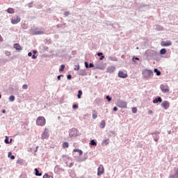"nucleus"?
I'll use <instances>...</instances> for the list:
<instances>
[{"instance_id":"obj_40","label":"nucleus","mask_w":178,"mask_h":178,"mask_svg":"<svg viewBox=\"0 0 178 178\" xmlns=\"http://www.w3.org/2000/svg\"><path fill=\"white\" fill-rule=\"evenodd\" d=\"M102 55H103L102 53H99V52L97 53V56H103Z\"/></svg>"},{"instance_id":"obj_6","label":"nucleus","mask_w":178,"mask_h":178,"mask_svg":"<svg viewBox=\"0 0 178 178\" xmlns=\"http://www.w3.org/2000/svg\"><path fill=\"white\" fill-rule=\"evenodd\" d=\"M49 137V134H48V129L45 128L44 133L41 136L42 140H45Z\"/></svg>"},{"instance_id":"obj_47","label":"nucleus","mask_w":178,"mask_h":178,"mask_svg":"<svg viewBox=\"0 0 178 178\" xmlns=\"http://www.w3.org/2000/svg\"><path fill=\"white\" fill-rule=\"evenodd\" d=\"M0 41L2 42L3 41V38H2V36L0 35Z\"/></svg>"},{"instance_id":"obj_43","label":"nucleus","mask_w":178,"mask_h":178,"mask_svg":"<svg viewBox=\"0 0 178 178\" xmlns=\"http://www.w3.org/2000/svg\"><path fill=\"white\" fill-rule=\"evenodd\" d=\"M113 111H114V112H116V111H118V107H114L113 108Z\"/></svg>"},{"instance_id":"obj_32","label":"nucleus","mask_w":178,"mask_h":178,"mask_svg":"<svg viewBox=\"0 0 178 178\" xmlns=\"http://www.w3.org/2000/svg\"><path fill=\"white\" fill-rule=\"evenodd\" d=\"M5 143L6 144H9V138L8 136H6Z\"/></svg>"},{"instance_id":"obj_12","label":"nucleus","mask_w":178,"mask_h":178,"mask_svg":"<svg viewBox=\"0 0 178 178\" xmlns=\"http://www.w3.org/2000/svg\"><path fill=\"white\" fill-rule=\"evenodd\" d=\"M161 45L162 47H169L170 45H172V42L171 41H168V42H161Z\"/></svg>"},{"instance_id":"obj_53","label":"nucleus","mask_w":178,"mask_h":178,"mask_svg":"<svg viewBox=\"0 0 178 178\" xmlns=\"http://www.w3.org/2000/svg\"><path fill=\"white\" fill-rule=\"evenodd\" d=\"M2 112H3V113H6V111L3 110Z\"/></svg>"},{"instance_id":"obj_2","label":"nucleus","mask_w":178,"mask_h":178,"mask_svg":"<svg viewBox=\"0 0 178 178\" xmlns=\"http://www.w3.org/2000/svg\"><path fill=\"white\" fill-rule=\"evenodd\" d=\"M142 74L145 79H149L154 76V72L151 70H144Z\"/></svg>"},{"instance_id":"obj_25","label":"nucleus","mask_w":178,"mask_h":178,"mask_svg":"<svg viewBox=\"0 0 178 178\" xmlns=\"http://www.w3.org/2000/svg\"><path fill=\"white\" fill-rule=\"evenodd\" d=\"M160 54L161 55H165V54H166V49H161L160 50Z\"/></svg>"},{"instance_id":"obj_17","label":"nucleus","mask_w":178,"mask_h":178,"mask_svg":"<svg viewBox=\"0 0 178 178\" xmlns=\"http://www.w3.org/2000/svg\"><path fill=\"white\" fill-rule=\"evenodd\" d=\"M8 13H10V15H13V13H15V9L12 8H9L7 10Z\"/></svg>"},{"instance_id":"obj_42","label":"nucleus","mask_w":178,"mask_h":178,"mask_svg":"<svg viewBox=\"0 0 178 178\" xmlns=\"http://www.w3.org/2000/svg\"><path fill=\"white\" fill-rule=\"evenodd\" d=\"M33 56V53H31V52L28 53V56Z\"/></svg>"},{"instance_id":"obj_21","label":"nucleus","mask_w":178,"mask_h":178,"mask_svg":"<svg viewBox=\"0 0 178 178\" xmlns=\"http://www.w3.org/2000/svg\"><path fill=\"white\" fill-rule=\"evenodd\" d=\"M154 72L156 73V76H161V71L158 70V69L155 68Z\"/></svg>"},{"instance_id":"obj_44","label":"nucleus","mask_w":178,"mask_h":178,"mask_svg":"<svg viewBox=\"0 0 178 178\" xmlns=\"http://www.w3.org/2000/svg\"><path fill=\"white\" fill-rule=\"evenodd\" d=\"M36 58H37V56H36L35 55L33 54V55L32 56V59H36Z\"/></svg>"},{"instance_id":"obj_16","label":"nucleus","mask_w":178,"mask_h":178,"mask_svg":"<svg viewBox=\"0 0 178 178\" xmlns=\"http://www.w3.org/2000/svg\"><path fill=\"white\" fill-rule=\"evenodd\" d=\"M107 70H108V73H112V72H113L114 70H115V68L113 66H111L107 68Z\"/></svg>"},{"instance_id":"obj_54","label":"nucleus","mask_w":178,"mask_h":178,"mask_svg":"<svg viewBox=\"0 0 178 178\" xmlns=\"http://www.w3.org/2000/svg\"><path fill=\"white\" fill-rule=\"evenodd\" d=\"M17 163L22 164V162H20V161H17Z\"/></svg>"},{"instance_id":"obj_55","label":"nucleus","mask_w":178,"mask_h":178,"mask_svg":"<svg viewBox=\"0 0 178 178\" xmlns=\"http://www.w3.org/2000/svg\"><path fill=\"white\" fill-rule=\"evenodd\" d=\"M154 141H158V139H154Z\"/></svg>"},{"instance_id":"obj_8","label":"nucleus","mask_w":178,"mask_h":178,"mask_svg":"<svg viewBox=\"0 0 178 178\" xmlns=\"http://www.w3.org/2000/svg\"><path fill=\"white\" fill-rule=\"evenodd\" d=\"M161 106L163 108H164V109H168L169 106H170V104L169 103V102L168 101H164L162 104H161Z\"/></svg>"},{"instance_id":"obj_36","label":"nucleus","mask_w":178,"mask_h":178,"mask_svg":"<svg viewBox=\"0 0 178 178\" xmlns=\"http://www.w3.org/2000/svg\"><path fill=\"white\" fill-rule=\"evenodd\" d=\"M35 34H44V32L42 31H37Z\"/></svg>"},{"instance_id":"obj_13","label":"nucleus","mask_w":178,"mask_h":178,"mask_svg":"<svg viewBox=\"0 0 178 178\" xmlns=\"http://www.w3.org/2000/svg\"><path fill=\"white\" fill-rule=\"evenodd\" d=\"M174 170L175 172V174L174 175H170L169 178H178V168H174Z\"/></svg>"},{"instance_id":"obj_58","label":"nucleus","mask_w":178,"mask_h":178,"mask_svg":"<svg viewBox=\"0 0 178 178\" xmlns=\"http://www.w3.org/2000/svg\"><path fill=\"white\" fill-rule=\"evenodd\" d=\"M10 141H12V139H10Z\"/></svg>"},{"instance_id":"obj_19","label":"nucleus","mask_w":178,"mask_h":178,"mask_svg":"<svg viewBox=\"0 0 178 178\" xmlns=\"http://www.w3.org/2000/svg\"><path fill=\"white\" fill-rule=\"evenodd\" d=\"M35 176H42V173H40V171H38V170L37 168L35 169Z\"/></svg>"},{"instance_id":"obj_34","label":"nucleus","mask_w":178,"mask_h":178,"mask_svg":"<svg viewBox=\"0 0 178 178\" xmlns=\"http://www.w3.org/2000/svg\"><path fill=\"white\" fill-rule=\"evenodd\" d=\"M74 70H80V65H76V67L74 69Z\"/></svg>"},{"instance_id":"obj_1","label":"nucleus","mask_w":178,"mask_h":178,"mask_svg":"<svg viewBox=\"0 0 178 178\" xmlns=\"http://www.w3.org/2000/svg\"><path fill=\"white\" fill-rule=\"evenodd\" d=\"M47 124V120H45V118L43 116H39L36 119V125L37 126H40V127H44Z\"/></svg>"},{"instance_id":"obj_41","label":"nucleus","mask_w":178,"mask_h":178,"mask_svg":"<svg viewBox=\"0 0 178 178\" xmlns=\"http://www.w3.org/2000/svg\"><path fill=\"white\" fill-rule=\"evenodd\" d=\"M89 67H94V64L90 63L89 64Z\"/></svg>"},{"instance_id":"obj_29","label":"nucleus","mask_w":178,"mask_h":178,"mask_svg":"<svg viewBox=\"0 0 178 178\" xmlns=\"http://www.w3.org/2000/svg\"><path fill=\"white\" fill-rule=\"evenodd\" d=\"M22 88H23L24 90H27V88H29V86H27V84H24V85L22 86Z\"/></svg>"},{"instance_id":"obj_51","label":"nucleus","mask_w":178,"mask_h":178,"mask_svg":"<svg viewBox=\"0 0 178 178\" xmlns=\"http://www.w3.org/2000/svg\"><path fill=\"white\" fill-rule=\"evenodd\" d=\"M33 53L35 54H37V51L34 50V51H33Z\"/></svg>"},{"instance_id":"obj_18","label":"nucleus","mask_w":178,"mask_h":178,"mask_svg":"<svg viewBox=\"0 0 178 178\" xmlns=\"http://www.w3.org/2000/svg\"><path fill=\"white\" fill-rule=\"evenodd\" d=\"M73 152H79V155H83V151H81V149H74L73 150Z\"/></svg>"},{"instance_id":"obj_4","label":"nucleus","mask_w":178,"mask_h":178,"mask_svg":"<svg viewBox=\"0 0 178 178\" xmlns=\"http://www.w3.org/2000/svg\"><path fill=\"white\" fill-rule=\"evenodd\" d=\"M160 88L161 90V91L164 93H168L170 91V90L169 89V86H168V84H162L160 86Z\"/></svg>"},{"instance_id":"obj_7","label":"nucleus","mask_w":178,"mask_h":178,"mask_svg":"<svg viewBox=\"0 0 178 178\" xmlns=\"http://www.w3.org/2000/svg\"><path fill=\"white\" fill-rule=\"evenodd\" d=\"M76 136H77V129H71L70 131V137H76Z\"/></svg>"},{"instance_id":"obj_20","label":"nucleus","mask_w":178,"mask_h":178,"mask_svg":"<svg viewBox=\"0 0 178 178\" xmlns=\"http://www.w3.org/2000/svg\"><path fill=\"white\" fill-rule=\"evenodd\" d=\"M81 95H83V91H81V90H79L77 95V97L79 98V99L81 98Z\"/></svg>"},{"instance_id":"obj_46","label":"nucleus","mask_w":178,"mask_h":178,"mask_svg":"<svg viewBox=\"0 0 178 178\" xmlns=\"http://www.w3.org/2000/svg\"><path fill=\"white\" fill-rule=\"evenodd\" d=\"M148 113H149V115H152V113H153V112H152V110H149V111H148Z\"/></svg>"},{"instance_id":"obj_22","label":"nucleus","mask_w":178,"mask_h":178,"mask_svg":"<svg viewBox=\"0 0 178 178\" xmlns=\"http://www.w3.org/2000/svg\"><path fill=\"white\" fill-rule=\"evenodd\" d=\"M105 124H106L105 121H104V120H102V121L101 122V123H100V127H101V129H104V128H105Z\"/></svg>"},{"instance_id":"obj_24","label":"nucleus","mask_w":178,"mask_h":178,"mask_svg":"<svg viewBox=\"0 0 178 178\" xmlns=\"http://www.w3.org/2000/svg\"><path fill=\"white\" fill-rule=\"evenodd\" d=\"M90 145L96 147V145H97V142H95V140H91L90 142Z\"/></svg>"},{"instance_id":"obj_14","label":"nucleus","mask_w":178,"mask_h":178,"mask_svg":"<svg viewBox=\"0 0 178 178\" xmlns=\"http://www.w3.org/2000/svg\"><path fill=\"white\" fill-rule=\"evenodd\" d=\"M92 119H97V118H98V113L97 112V111L93 110L92 111Z\"/></svg>"},{"instance_id":"obj_49","label":"nucleus","mask_w":178,"mask_h":178,"mask_svg":"<svg viewBox=\"0 0 178 178\" xmlns=\"http://www.w3.org/2000/svg\"><path fill=\"white\" fill-rule=\"evenodd\" d=\"M10 159H13V160L15 159V156L14 155L11 156Z\"/></svg>"},{"instance_id":"obj_57","label":"nucleus","mask_w":178,"mask_h":178,"mask_svg":"<svg viewBox=\"0 0 178 178\" xmlns=\"http://www.w3.org/2000/svg\"><path fill=\"white\" fill-rule=\"evenodd\" d=\"M0 98H1V94H0Z\"/></svg>"},{"instance_id":"obj_56","label":"nucleus","mask_w":178,"mask_h":178,"mask_svg":"<svg viewBox=\"0 0 178 178\" xmlns=\"http://www.w3.org/2000/svg\"><path fill=\"white\" fill-rule=\"evenodd\" d=\"M170 133H171V131H170L168 132V134H170Z\"/></svg>"},{"instance_id":"obj_11","label":"nucleus","mask_w":178,"mask_h":178,"mask_svg":"<svg viewBox=\"0 0 178 178\" xmlns=\"http://www.w3.org/2000/svg\"><path fill=\"white\" fill-rule=\"evenodd\" d=\"M103 173H104V165H99V167L98 168L97 175L98 176H101V175H102Z\"/></svg>"},{"instance_id":"obj_23","label":"nucleus","mask_w":178,"mask_h":178,"mask_svg":"<svg viewBox=\"0 0 178 178\" xmlns=\"http://www.w3.org/2000/svg\"><path fill=\"white\" fill-rule=\"evenodd\" d=\"M63 148H69V143L65 142L63 143Z\"/></svg>"},{"instance_id":"obj_48","label":"nucleus","mask_w":178,"mask_h":178,"mask_svg":"<svg viewBox=\"0 0 178 178\" xmlns=\"http://www.w3.org/2000/svg\"><path fill=\"white\" fill-rule=\"evenodd\" d=\"M60 77H62V75L58 76V77H57L58 80H60Z\"/></svg>"},{"instance_id":"obj_39","label":"nucleus","mask_w":178,"mask_h":178,"mask_svg":"<svg viewBox=\"0 0 178 178\" xmlns=\"http://www.w3.org/2000/svg\"><path fill=\"white\" fill-rule=\"evenodd\" d=\"M85 66L87 69H88V63L85 62Z\"/></svg>"},{"instance_id":"obj_27","label":"nucleus","mask_w":178,"mask_h":178,"mask_svg":"<svg viewBox=\"0 0 178 178\" xmlns=\"http://www.w3.org/2000/svg\"><path fill=\"white\" fill-rule=\"evenodd\" d=\"M9 101H10V102H13V101H15V96L11 95V96L9 97Z\"/></svg>"},{"instance_id":"obj_45","label":"nucleus","mask_w":178,"mask_h":178,"mask_svg":"<svg viewBox=\"0 0 178 178\" xmlns=\"http://www.w3.org/2000/svg\"><path fill=\"white\" fill-rule=\"evenodd\" d=\"M104 58H105L104 56H102L99 58V59H100V60H102Z\"/></svg>"},{"instance_id":"obj_33","label":"nucleus","mask_w":178,"mask_h":178,"mask_svg":"<svg viewBox=\"0 0 178 178\" xmlns=\"http://www.w3.org/2000/svg\"><path fill=\"white\" fill-rule=\"evenodd\" d=\"M72 108H73V109H77V108H79V105H77V104H74V105L72 106Z\"/></svg>"},{"instance_id":"obj_50","label":"nucleus","mask_w":178,"mask_h":178,"mask_svg":"<svg viewBox=\"0 0 178 178\" xmlns=\"http://www.w3.org/2000/svg\"><path fill=\"white\" fill-rule=\"evenodd\" d=\"M10 155H12V152H8V156H10Z\"/></svg>"},{"instance_id":"obj_26","label":"nucleus","mask_w":178,"mask_h":178,"mask_svg":"<svg viewBox=\"0 0 178 178\" xmlns=\"http://www.w3.org/2000/svg\"><path fill=\"white\" fill-rule=\"evenodd\" d=\"M108 144H109V140L107 139V140H104L102 141V145H108Z\"/></svg>"},{"instance_id":"obj_3","label":"nucleus","mask_w":178,"mask_h":178,"mask_svg":"<svg viewBox=\"0 0 178 178\" xmlns=\"http://www.w3.org/2000/svg\"><path fill=\"white\" fill-rule=\"evenodd\" d=\"M10 20L12 24H17V23H20V20H22V19L20 17H19V15H15Z\"/></svg>"},{"instance_id":"obj_38","label":"nucleus","mask_w":178,"mask_h":178,"mask_svg":"<svg viewBox=\"0 0 178 178\" xmlns=\"http://www.w3.org/2000/svg\"><path fill=\"white\" fill-rule=\"evenodd\" d=\"M64 16H69V12L66 11L65 13H64Z\"/></svg>"},{"instance_id":"obj_52","label":"nucleus","mask_w":178,"mask_h":178,"mask_svg":"<svg viewBox=\"0 0 178 178\" xmlns=\"http://www.w3.org/2000/svg\"><path fill=\"white\" fill-rule=\"evenodd\" d=\"M135 59L136 60H140V58H135Z\"/></svg>"},{"instance_id":"obj_10","label":"nucleus","mask_w":178,"mask_h":178,"mask_svg":"<svg viewBox=\"0 0 178 178\" xmlns=\"http://www.w3.org/2000/svg\"><path fill=\"white\" fill-rule=\"evenodd\" d=\"M14 48L16 49V51H23V47L19 43L15 44Z\"/></svg>"},{"instance_id":"obj_35","label":"nucleus","mask_w":178,"mask_h":178,"mask_svg":"<svg viewBox=\"0 0 178 178\" xmlns=\"http://www.w3.org/2000/svg\"><path fill=\"white\" fill-rule=\"evenodd\" d=\"M106 99L108 101V102H111V101H112V98H111V97H109V96H106Z\"/></svg>"},{"instance_id":"obj_9","label":"nucleus","mask_w":178,"mask_h":178,"mask_svg":"<svg viewBox=\"0 0 178 178\" xmlns=\"http://www.w3.org/2000/svg\"><path fill=\"white\" fill-rule=\"evenodd\" d=\"M127 76V74H124L123 71H120L118 72V77H120L121 79H126Z\"/></svg>"},{"instance_id":"obj_30","label":"nucleus","mask_w":178,"mask_h":178,"mask_svg":"<svg viewBox=\"0 0 178 178\" xmlns=\"http://www.w3.org/2000/svg\"><path fill=\"white\" fill-rule=\"evenodd\" d=\"M132 112L133 113H137V108L136 107L132 108Z\"/></svg>"},{"instance_id":"obj_31","label":"nucleus","mask_w":178,"mask_h":178,"mask_svg":"<svg viewBox=\"0 0 178 178\" xmlns=\"http://www.w3.org/2000/svg\"><path fill=\"white\" fill-rule=\"evenodd\" d=\"M65 70V65H61V67L60 69V72H63Z\"/></svg>"},{"instance_id":"obj_28","label":"nucleus","mask_w":178,"mask_h":178,"mask_svg":"<svg viewBox=\"0 0 178 178\" xmlns=\"http://www.w3.org/2000/svg\"><path fill=\"white\" fill-rule=\"evenodd\" d=\"M43 178H54V177L48 175V174H45L44 176H43Z\"/></svg>"},{"instance_id":"obj_15","label":"nucleus","mask_w":178,"mask_h":178,"mask_svg":"<svg viewBox=\"0 0 178 178\" xmlns=\"http://www.w3.org/2000/svg\"><path fill=\"white\" fill-rule=\"evenodd\" d=\"M158 102H162V98L161 97H159L158 98H155L153 100V104H158Z\"/></svg>"},{"instance_id":"obj_37","label":"nucleus","mask_w":178,"mask_h":178,"mask_svg":"<svg viewBox=\"0 0 178 178\" xmlns=\"http://www.w3.org/2000/svg\"><path fill=\"white\" fill-rule=\"evenodd\" d=\"M67 79H68V80H70V79H72V75L68 74V75L67 76Z\"/></svg>"},{"instance_id":"obj_5","label":"nucleus","mask_w":178,"mask_h":178,"mask_svg":"<svg viewBox=\"0 0 178 178\" xmlns=\"http://www.w3.org/2000/svg\"><path fill=\"white\" fill-rule=\"evenodd\" d=\"M117 105L119 106V108H122L124 109L127 108V102H123L122 100L118 101L117 102Z\"/></svg>"}]
</instances>
